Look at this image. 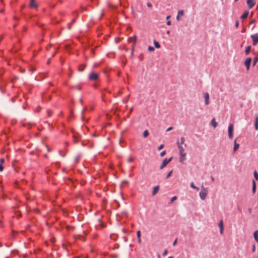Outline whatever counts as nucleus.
<instances>
[{
	"instance_id": "obj_36",
	"label": "nucleus",
	"mask_w": 258,
	"mask_h": 258,
	"mask_svg": "<svg viewBox=\"0 0 258 258\" xmlns=\"http://www.w3.org/2000/svg\"><path fill=\"white\" fill-rule=\"evenodd\" d=\"M163 147H164V145L161 144L160 146L158 147V150H159V151L161 150Z\"/></svg>"
},
{
	"instance_id": "obj_1",
	"label": "nucleus",
	"mask_w": 258,
	"mask_h": 258,
	"mask_svg": "<svg viewBox=\"0 0 258 258\" xmlns=\"http://www.w3.org/2000/svg\"><path fill=\"white\" fill-rule=\"evenodd\" d=\"M250 37L252 40V44L256 45L258 43V33L251 35Z\"/></svg>"
},
{
	"instance_id": "obj_39",
	"label": "nucleus",
	"mask_w": 258,
	"mask_h": 258,
	"mask_svg": "<svg viewBox=\"0 0 258 258\" xmlns=\"http://www.w3.org/2000/svg\"><path fill=\"white\" fill-rule=\"evenodd\" d=\"M255 251V246L254 244L252 245V251L254 252Z\"/></svg>"
},
{
	"instance_id": "obj_31",
	"label": "nucleus",
	"mask_w": 258,
	"mask_h": 258,
	"mask_svg": "<svg viewBox=\"0 0 258 258\" xmlns=\"http://www.w3.org/2000/svg\"><path fill=\"white\" fill-rule=\"evenodd\" d=\"M73 138H74V142L76 143H78V140L77 139V137L75 134H74V135H73Z\"/></svg>"
},
{
	"instance_id": "obj_64",
	"label": "nucleus",
	"mask_w": 258,
	"mask_h": 258,
	"mask_svg": "<svg viewBox=\"0 0 258 258\" xmlns=\"http://www.w3.org/2000/svg\"><path fill=\"white\" fill-rule=\"evenodd\" d=\"M80 103H81V104H82V103H83V100H82V98H81V99H80Z\"/></svg>"
},
{
	"instance_id": "obj_53",
	"label": "nucleus",
	"mask_w": 258,
	"mask_h": 258,
	"mask_svg": "<svg viewBox=\"0 0 258 258\" xmlns=\"http://www.w3.org/2000/svg\"><path fill=\"white\" fill-rule=\"evenodd\" d=\"M59 155H60V156H62V157H63V156H64V154H63L62 153V152H61V151H59Z\"/></svg>"
},
{
	"instance_id": "obj_45",
	"label": "nucleus",
	"mask_w": 258,
	"mask_h": 258,
	"mask_svg": "<svg viewBox=\"0 0 258 258\" xmlns=\"http://www.w3.org/2000/svg\"><path fill=\"white\" fill-rule=\"evenodd\" d=\"M235 26L236 27H238L239 26V22L238 21H237L235 23Z\"/></svg>"
},
{
	"instance_id": "obj_63",
	"label": "nucleus",
	"mask_w": 258,
	"mask_h": 258,
	"mask_svg": "<svg viewBox=\"0 0 258 258\" xmlns=\"http://www.w3.org/2000/svg\"><path fill=\"white\" fill-rule=\"evenodd\" d=\"M23 31H25L26 30V27H23Z\"/></svg>"
},
{
	"instance_id": "obj_16",
	"label": "nucleus",
	"mask_w": 258,
	"mask_h": 258,
	"mask_svg": "<svg viewBox=\"0 0 258 258\" xmlns=\"http://www.w3.org/2000/svg\"><path fill=\"white\" fill-rule=\"evenodd\" d=\"M249 14V12L248 11H245V12L243 14V15L241 16V19H245L247 18L248 15Z\"/></svg>"
},
{
	"instance_id": "obj_41",
	"label": "nucleus",
	"mask_w": 258,
	"mask_h": 258,
	"mask_svg": "<svg viewBox=\"0 0 258 258\" xmlns=\"http://www.w3.org/2000/svg\"><path fill=\"white\" fill-rule=\"evenodd\" d=\"M255 22V19H253L251 21H250V22L249 23V24L250 25H252L253 24H254Z\"/></svg>"
},
{
	"instance_id": "obj_2",
	"label": "nucleus",
	"mask_w": 258,
	"mask_h": 258,
	"mask_svg": "<svg viewBox=\"0 0 258 258\" xmlns=\"http://www.w3.org/2000/svg\"><path fill=\"white\" fill-rule=\"evenodd\" d=\"M233 124L231 123L228 126V137L229 139H232L233 138Z\"/></svg>"
},
{
	"instance_id": "obj_37",
	"label": "nucleus",
	"mask_w": 258,
	"mask_h": 258,
	"mask_svg": "<svg viewBox=\"0 0 258 258\" xmlns=\"http://www.w3.org/2000/svg\"><path fill=\"white\" fill-rule=\"evenodd\" d=\"M137 234L138 238L141 237V232L140 231H137Z\"/></svg>"
},
{
	"instance_id": "obj_7",
	"label": "nucleus",
	"mask_w": 258,
	"mask_h": 258,
	"mask_svg": "<svg viewBox=\"0 0 258 258\" xmlns=\"http://www.w3.org/2000/svg\"><path fill=\"white\" fill-rule=\"evenodd\" d=\"M246 3L248 8L249 9L252 8L255 4V2L254 0H247Z\"/></svg>"
},
{
	"instance_id": "obj_33",
	"label": "nucleus",
	"mask_w": 258,
	"mask_h": 258,
	"mask_svg": "<svg viewBox=\"0 0 258 258\" xmlns=\"http://www.w3.org/2000/svg\"><path fill=\"white\" fill-rule=\"evenodd\" d=\"M172 173V170L169 172V173L167 174V175L166 176V178H169L171 175Z\"/></svg>"
},
{
	"instance_id": "obj_38",
	"label": "nucleus",
	"mask_w": 258,
	"mask_h": 258,
	"mask_svg": "<svg viewBox=\"0 0 258 258\" xmlns=\"http://www.w3.org/2000/svg\"><path fill=\"white\" fill-rule=\"evenodd\" d=\"M133 160H134V158H133L132 157H130L128 159V162H132L133 161Z\"/></svg>"
},
{
	"instance_id": "obj_22",
	"label": "nucleus",
	"mask_w": 258,
	"mask_h": 258,
	"mask_svg": "<svg viewBox=\"0 0 258 258\" xmlns=\"http://www.w3.org/2000/svg\"><path fill=\"white\" fill-rule=\"evenodd\" d=\"M149 132L148 131V130H145L143 132V136L144 138H146L149 136Z\"/></svg>"
},
{
	"instance_id": "obj_10",
	"label": "nucleus",
	"mask_w": 258,
	"mask_h": 258,
	"mask_svg": "<svg viewBox=\"0 0 258 258\" xmlns=\"http://www.w3.org/2000/svg\"><path fill=\"white\" fill-rule=\"evenodd\" d=\"M219 228H220V234H222L223 233V230H224V225H223V222L222 220H221L219 222Z\"/></svg>"
},
{
	"instance_id": "obj_50",
	"label": "nucleus",
	"mask_w": 258,
	"mask_h": 258,
	"mask_svg": "<svg viewBox=\"0 0 258 258\" xmlns=\"http://www.w3.org/2000/svg\"><path fill=\"white\" fill-rule=\"evenodd\" d=\"M176 20L177 21H179L180 20V16L179 15H178L176 16Z\"/></svg>"
},
{
	"instance_id": "obj_56",
	"label": "nucleus",
	"mask_w": 258,
	"mask_h": 258,
	"mask_svg": "<svg viewBox=\"0 0 258 258\" xmlns=\"http://www.w3.org/2000/svg\"><path fill=\"white\" fill-rule=\"evenodd\" d=\"M138 240L139 243H141V237L138 238Z\"/></svg>"
},
{
	"instance_id": "obj_60",
	"label": "nucleus",
	"mask_w": 258,
	"mask_h": 258,
	"mask_svg": "<svg viewBox=\"0 0 258 258\" xmlns=\"http://www.w3.org/2000/svg\"><path fill=\"white\" fill-rule=\"evenodd\" d=\"M46 148H47V151H48V152H49L50 150V149L49 148V147H48V146H47V145H46Z\"/></svg>"
},
{
	"instance_id": "obj_3",
	"label": "nucleus",
	"mask_w": 258,
	"mask_h": 258,
	"mask_svg": "<svg viewBox=\"0 0 258 258\" xmlns=\"http://www.w3.org/2000/svg\"><path fill=\"white\" fill-rule=\"evenodd\" d=\"M173 159V157H171L170 158H169V159H165L162 164H161V167H160V169H163L164 167H165Z\"/></svg>"
},
{
	"instance_id": "obj_51",
	"label": "nucleus",
	"mask_w": 258,
	"mask_h": 258,
	"mask_svg": "<svg viewBox=\"0 0 258 258\" xmlns=\"http://www.w3.org/2000/svg\"><path fill=\"white\" fill-rule=\"evenodd\" d=\"M47 114L48 116H50L51 115V112L49 110L47 111Z\"/></svg>"
},
{
	"instance_id": "obj_49",
	"label": "nucleus",
	"mask_w": 258,
	"mask_h": 258,
	"mask_svg": "<svg viewBox=\"0 0 258 258\" xmlns=\"http://www.w3.org/2000/svg\"><path fill=\"white\" fill-rule=\"evenodd\" d=\"M167 250H164V251L163 252V255H166V254H167Z\"/></svg>"
},
{
	"instance_id": "obj_32",
	"label": "nucleus",
	"mask_w": 258,
	"mask_h": 258,
	"mask_svg": "<svg viewBox=\"0 0 258 258\" xmlns=\"http://www.w3.org/2000/svg\"><path fill=\"white\" fill-rule=\"evenodd\" d=\"M177 199V197L176 196H174L171 199V203H173L175 200H176Z\"/></svg>"
},
{
	"instance_id": "obj_13",
	"label": "nucleus",
	"mask_w": 258,
	"mask_h": 258,
	"mask_svg": "<svg viewBox=\"0 0 258 258\" xmlns=\"http://www.w3.org/2000/svg\"><path fill=\"white\" fill-rule=\"evenodd\" d=\"M236 140L237 139H235V141H234V148H233V152H235L238 149V148L239 147V144H237L236 143Z\"/></svg>"
},
{
	"instance_id": "obj_14",
	"label": "nucleus",
	"mask_w": 258,
	"mask_h": 258,
	"mask_svg": "<svg viewBox=\"0 0 258 258\" xmlns=\"http://www.w3.org/2000/svg\"><path fill=\"white\" fill-rule=\"evenodd\" d=\"M250 50H251V46L250 45L247 46L245 48V55H247L248 54H249V53L250 52Z\"/></svg>"
},
{
	"instance_id": "obj_54",
	"label": "nucleus",
	"mask_w": 258,
	"mask_h": 258,
	"mask_svg": "<svg viewBox=\"0 0 258 258\" xmlns=\"http://www.w3.org/2000/svg\"><path fill=\"white\" fill-rule=\"evenodd\" d=\"M248 212L249 213H251L252 212V209L251 208H249L248 209Z\"/></svg>"
},
{
	"instance_id": "obj_46",
	"label": "nucleus",
	"mask_w": 258,
	"mask_h": 258,
	"mask_svg": "<svg viewBox=\"0 0 258 258\" xmlns=\"http://www.w3.org/2000/svg\"><path fill=\"white\" fill-rule=\"evenodd\" d=\"M3 168H3V165H2V164H0V171H3Z\"/></svg>"
},
{
	"instance_id": "obj_29",
	"label": "nucleus",
	"mask_w": 258,
	"mask_h": 258,
	"mask_svg": "<svg viewBox=\"0 0 258 258\" xmlns=\"http://www.w3.org/2000/svg\"><path fill=\"white\" fill-rule=\"evenodd\" d=\"M148 50L150 51H153L155 50V49L153 47L149 46L148 47Z\"/></svg>"
},
{
	"instance_id": "obj_25",
	"label": "nucleus",
	"mask_w": 258,
	"mask_h": 258,
	"mask_svg": "<svg viewBox=\"0 0 258 258\" xmlns=\"http://www.w3.org/2000/svg\"><path fill=\"white\" fill-rule=\"evenodd\" d=\"M190 186L191 188H194V189H196L197 190H199V188L196 187L193 182H191V184H190Z\"/></svg>"
},
{
	"instance_id": "obj_26",
	"label": "nucleus",
	"mask_w": 258,
	"mask_h": 258,
	"mask_svg": "<svg viewBox=\"0 0 258 258\" xmlns=\"http://www.w3.org/2000/svg\"><path fill=\"white\" fill-rule=\"evenodd\" d=\"M253 174H254V177L255 179L256 180H258V173H257V172L256 171H254V172L253 173Z\"/></svg>"
},
{
	"instance_id": "obj_21",
	"label": "nucleus",
	"mask_w": 258,
	"mask_h": 258,
	"mask_svg": "<svg viewBox=\"0 0 258 258\" xmlns=\"http://www.w3.org/2000/svg\"><path fill=\"white\" fill-rule=\"evenodd\" d=\"M255 128L256 130H258V116H256L255 117Z\"/></svg>"
},
{
	"instance_id": "obj_6",
	"label": "nucleus",
	"mask_w": 258,
	"mask_h": 258,
	"mask_svg": "<svg viewBox=\"0 0 258 258\" xmlns=\"http://www.w3.org/2000/svg\"><path fill=\"white\" fill-rule=\"evenodd\" d=\"M98 78V75L97 73H91L89 76V79L90 80H92V81H94V80H96Z\"/></svg>"
},
{
	"instance_id": "obj_35",
	"label": "nucleus",
	"mask_w": 258,
	"mask_h": 258,
	"mask_svg": "<svg viewBox=\"0 0 258 258\" xmlns=\"http://www.w3.org/2000/svg\"><path fill=\"white\" fill-rule=\"evenodd\" d=\"M165 154H166V151H163L160 153V156L163 157L165 155Z\"/></svg>"
},
{
	"instance_id": "obj_55",
	"label": "nucleus",
	"mask_w": 258,
	"mask_h": 258,
	"mask_svg": "<svg viewBox=\"0 0 258 258\" xmlns=\"http://www.w3.org/2000/svg\"><path fill=\"white\" fill-rule=\"evenodd\" d=\"M81 10L82 11H85L86 10V8L81 7Z\"/></svg>"
},
{
	"instance_id": "obj_42",
	"label": "nucleus",
	"mask_w": 258,
	"mask_h": 258,
	"mask_svg": "<svg viewBox=\"0 0 258 258\" xmlns=\"http://www.w3.org/2000/svg\"><path fill=\"white\" fill-rule=\"evenodd\" d=\"M177 239H176L174 241V242H173V246H175V245L176 244V243H177Z\"/></svg>"
},
{
	"instance_id": "obj_40",
	"label": "nucleus",
	"mask_w": 258,
	"mask_h": 258,
	"mask_svg": "<svg viewBox=\"0 0 258 258\" xmlns=\"http://www.w3.org/2000/svg\"><path fill=\"white\" fill-rule=\"evenodd\" d=\"M4 162H5V160H4V159H3V158H1V159H0V162H1V164H2H2H3V163H4Z\"/></svg>"
},
{
	"instance_id": "obj_48",
	"label": "nucleus",
	"mask_w": 258,
	"mask_h": 258,
	"mask_svg": "<svg viewBox=\"0 0 258 258\" xmlns=\"http://www.w3.org/2000/svg\"><path fill=\"white\" fill-rule=\"evenodd\" d=\"M68 28L69 29H71V23H69L68 25Z\"/></svg>"
},
{
	"instance_id": "obj_23",
	"label": "nucleus",
	"mask_w": 258,
	"mask_h": 258,
	"mask_svg": "<svg viewBox=\"0 0 258 258\" xmlns=\"http://www.w3.org/2000/svg\"><path fill=\"white\" fill-rule=\"evenodd\" d=\"M154 44L155 47L156 48H159L160 47V45L159 43L156 40L154 41Z\"/></svg>"
},
{
	"instance_id": "obj_20",
	"label": "nucleus",
	"mask_w": 258,
	"mask_h": 258,
	"mask_svg": "<svg viewBox=\"0 0 258 258\" xmlns=\"http://www.w3.org/2000/svg\"><path fill=\"white\" fill-rule=\"evenodd\" d=\"M253 236L255 241L257 242H258V230H256L255 231H254L253 233Z\"/></svg>"
},
{
	"instance_id": "obj_24",
	"label": "nucleus",
	"mask_w": 258,
	"mask_h": 258,
	"mask_svg": "<svg viewBox=\"0 0 258 258\" xmlns=\"http://www.w3.org/2000/svg\"><path fill=\"white\" fill-rule=\"evenodd\" d=\"M85 68V65H82L81 66L79 69H78V70L80 72H82L84 70V68Z\"/></svg>"
},
{
	"instance_id": "obj_11",
	"label": "nucleus",
	"mask_w": 258,
	"mask_h": 258,
	"mask_svg": "<svg viewBox=\"0 0 258 258\" xmlns=\"http://www.w3.org/2000/svg\"><path fill=\"white\" fill-rule=\"evenodd\" d=\"M204 98L205 100V104L208 105L210 103L209 101V95L208 93H205L204 94Z\"/></svg>"
},
{
	"instance_id": "obj_5",
	"label": "nucleus",
	"mask_w": 258,
	"mask_h": 258,
	"mask_svg": "<svg viewBox=\"0 0 258 258\" xmlns=\"http://www.w3.org/2000/svg\"><path fill=\"white\" fill-rule=\"evenodd\" d=\"M251 62V58L250 57H248V58H246L244 61V64L246 67L247 71H248L249 70Z\"/></svg>"
},
{
	"instance_id": "obj_27",
	"label": "nucleus",
	"mask_w": 258,
	"mask_h": 258,
	"mask_svg": "<svg viewBox=\"0 0 258 258\" xmlns=\"http://www.w3.org/2000/svg\"><path fill=\"white\" fill-rule=\"evenodd\" d=\"M257 61H258V58L256 57H255L253 60V66L255 65L256 63H257Z\"/></svg>"
},
{
	"instance_id": "obj_52",
	"label": "nucleus",
	"mask_w": 258,
	"mask_h": 258,
	"mask_svg": "<svg viewBox=\"0 0 258 258\" xmlns=\"http://www.w3.org/2000/svg\"><path fill=\"white\" fill-rule=\"evenodd\" d=\"M166 24H167V25H171V21H167Z\"/></svg>"
},
{
	"instance_id": "obj_17",
	"label": "nucleus",
	"mask_w": 258,
	"mask_h": 258,
	"mask_svg": "<svg viewBox=\"0 0 258 258\" xmlns=\"http://www.w3.org/2000/svg\"><path fill=\"white\" fill-rule=\"evenodd\" d=\"M211 124L214 128L216 127L218 125V123L216 121L215 118L212 119Z\"/></svg>"
},
{
	"instance_id": "obj_47",
	"label": "nucleus",
	"mask_w": 258,
	"mask_h": 258,
	"mask_svg": "<svg viewBox=\"0 0 258 258\" xmlns=\"http://www.w3.org/2000/svg\"><path fill=\"white\" fill-rule=\"evenodd\" d=\"M69 70H70V71H71V73H70V74H69V77L70 78V77H71V76H72V71H71V68H69Z\"/></svg>"
},
{
	"instance_id": "obj_57",
	"label": "nucleus",
	"mask_w": 258,
	"mask_h": 258,
	"mask_svg": "<svg viewBox=\"0 0 258 258\" xmlns=\"http://www.w3.org/2000/svg\"><path fill=\"white\" fill-rule=\"evenodd\" d=\"M85 110H86V108H84V109L82 110V115H83V114H84V112H85Z\"/></svg>"
},
{
	"instance_id": "obj_58",
	"label": "nucleus",
	"mask_w": 258,
	"mask_h": 258,
	"mask_svg": "<svg viewBox=\"0 0 258 258\" xmlns=\"http://www.w3.org/2000/svg\"><path fill=\"white\" fill-rule=\"evenodd\" d=\"M76 88H77L78 90H80L81 87L80 86H76Z\"/></svg>"
},
{
	"instance_id": "obj_8",
	"label": "nucleus",
	"mask_w": 258,
	"mask_h": 258,
	"mask_svg": "<svg viewBox=\"0 0 258 258\" xmlns=\"http://www.w3.org/2000/svg\"><path fill=\"white\" fill-rule=\"evenodd\" d=\"M132 40H133V41H134V43L132 45V49H133V50H134V48H135V45H136V43L137 42V37L136 35H134L133 38L130 37L128 38V41L130 42H131L132 41Z\"/></svg>"
},
{
	"instance_id": "obj_30",
	"label": "nucleus",
	"mask_w": 258,
	"mask_h": 258,
	"mask_svg": "<svg viewBox=\"0 0 258 258\" xmlns=\"http://www.w3.org/2000/svg\"><path fill=\"white\" fill-rule=\"evenodd\" d=\"M184 14V11L183 10H179L178 12V15H179V16H182Z\"/></svg>"
},
{
	"instance_id": "obj_18",
	"label": "nucleus",
	"mask_w": 258,
	"mask_h": 258,
	"mask_svg": "<svg viewBox=\"0 0 258 258\" xmlns=\"http://www.w3.org/2000/svg\"><path fill=\"white\" fill-rule=\"evenodd\" d=\"M185 153L180 154V162L182 163L185 159Z\"/></svg>"
},
{
	"instance_id": "obj_44",
	"label": "nucleus",
	"mask_w": 258,
	"mask_h": 258,
	"mask_svg": "<svg viewBox=\"0 0 258 258\" xmlns=\"http://www.w3.org/2000/svg\"><path fill=\"white\" fill-rule=\"evenodd\" d=\"M172 129H173V127H169L167 129L166 131L168 132V131L172 130Z\"/></svg>"
},
{
	"instance_id": "obj_12",
	"label": "nucleus",
	"mask_w": 258,
	"mask_h": 258,
	"mask_svg": "<svg viewBox=\"0 0 258 258\" xmlns=\"http://www.w3.org/2000/svg\"><path fill=\"white\" fill-rule=\"evenodd\" d=\"M177 146H178V148L179 150V153L180 154H182V153H184V148H183V147L179 144V142L178 141H177Z\"/></svg>"
},
{
	"instance_id": "obj_62",
	"label": "nucleus",
	"mask_w": 258,
	"mask_h": 258,
	"mask_svg": "<svg viewBox=\"0 0 258 258\" xmlns=\"http://www.w3.org/2000/svg\"><path fill=\"white\" fill-rule=\"evenodd\" d=\"M75 21H76V20H75V19H73V20L72 21L71 23V24H73V23H74V22H75Z\"/></svg>"
},
{
	"instance_id": "obj_9",
	"label": "nucleus",
	"mask_w": 258,
	"mask_h": 258,
	"mask_svg": "<svg viewBox=\"0 0 258 258\" xmlns=\"http://www.w3.org/2000/svg\"><path fill=\"white\" fill-rule=\"evenodd\" d=\"M29 6L32 8H37L38 7V5L35 3V0H30Z\"/></svg>"
},
{
	"instance_id": "obj_59",
	"label": "nucleus",
	"mask_w": 258,
	"mask_h": 258,
	"mask_svg": "<svg viewBox=\"0 0 258 258\" xmlns=\"http://www.w3.org/2000/svg\"><path fill=\"white\" fill-rule=\"evenodd\" d=\"M50 62V58L48 59L47 61V64H49Z\"/></svg>"
},
{
	"instance_id": "obj_61",
	"label": "nucleus",
	"mask_w": 258,
	"mask_h": 258,
	"mask_svg": "<svg viewBox=\"0 0 258 258\" xmlns=\"http://www.w3.org/2000/svg\"><path fill=\"white\" fill-rule=\"evenodd\" d=\"M211 180H212L213 181H214V180H215V179H214V177H213V176H211Z\"/></svg>"
},
{
	"instance_id": "obj_34",
	"label": "nucleus",
	"mask_w": 258,
	"mask_h": 258,
	"mask_svg": "<svg viewBox=\"0 0 258 258\" xmlns=\"http://www.w3.org/2000/svg\"><path fill=\"white\" fill-rule=\"evenodd\" d=\"M79 158H80V156H77L76 157V158L75 159V162L76 163H77L78 162Z\"/></svg>"
},
{
	"instance_id": "obj_28",
	"label": "nucleus",
	"mask_w": 258,
	"mask_h": 258,
	"mask_svg": "<svg viewBox=\"0 0 258 258\" xmlns=\"http://www.w3.org/2000/svg\"><path fill=\"white\" fill-rule=\"evenodd\" d=\"M185 141V139L184 137H181L180 139V143L179 144L181 145L182 144H183Z\"/></svg>"
},
{
	"instance_id": "obj_4",
	"label": "nucleus",
	"mask_w": 258,
	"mask_h": 258,
	"mask_svg": "<svg viewBox=\"0 0 258 258\" xmlns=\"http://www.w3.org/2000/svg\"><path fill=\"white\" fill-rule=\"evenodd\" d=\"M202 188L203 190L200 192V197L202 200H205L207 196V192L206 189L204 188L203 186H202Z\"/></svg>"
},
{
	"instance_id": "obj_43",
	"label": "nucleus",
	"mask_w": 258,
	"mask_h": 258,
	"mask_svg": "<svg viewBox=\"0 0 258 258\" xmlns=\"http://www.w3.org/2000/svg\"><path fill=\"white\" fill-rule=\"evenodd\" d=\"M147 5V6L149 8H151L152 7V5L150 3H148Z\"/></svg>"
},
{
	"instance_id": "obj_19",
	"label": "nucleus",
	"mask_w": 258,
	"mask_h": 258,
	"mask_svg": "<svg viewBox=\"0 0 258 258\" xmlns=\"http://www.w3.org/2000/svg\"><path fill=\"white\" fill-rule=\"evenodd\" d=\"M252 190L253 194H254L256 191V183L254 180H253V181H252Z\"/></svg>"
},
{
	"instance_id": "obj_15",
	"label": "nucleus",
	"mask_w": 258,
	"mask_h": 258,
	"mask_svg": "<svg viewBox=\"0 0 258 258\" xmlns=\"http://www.w3.org/2000/svg\"><path fill=\"white\" fill-rule=\"evenodd\" d=\"M159 186H156L154 187L153 190L152 191V196H154L157 194V192H158V191L159 190Z\"/></svg>"
}]
</instances>
